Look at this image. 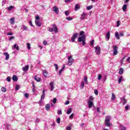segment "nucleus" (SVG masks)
Wrapping results in <instances>:
<instances>
[{
    "label": "nucleus",
    "instance_id": "338daca9",
    "mask_svg": "<svg viewBox=\"0 0 130 130\" xmlns=\"http://www.w3.org/2000/svg\"><path fill=\"white\" fill-rule=\"evenodd\" d=\"M130 57H128L127 58V61H128V62H129V63H130Z\"/></svg>",
    "mask_w": 130,
    "mask_h": 130
},
{
    "label": "nucleus",
    "instance_id": "de8ad7c7",
    "mask_svg": "<svg viewBox=\"0 0 130 130\" xmlns=\"http://www.w3.org/2000/svg\"><path fill=\"white\" fill-rule=\"evenodd\" d=\"M56 121L57 123H60V118H58Z\"/></svg>",
    "mask_w": 130,
    "mask_h": 130
},
{
    "label": "nucleus",
    "instance_id": "a19ab883",
    "mask_svg": "<svg viewBox=\"0 0 130 130\" xmlns=\"http://www.w3.org/2000/svg\"><path fill=\"white\" fill-rule=\"evenodd\" d=\"M93 100H94V98H93L92 96H90L89 101H91L92 102Z\"/></svg>",
    "mask_w": 130,
    "mask_h": 130
},
{
    "label": "nucleus",
    "instance_id": "e2e57ef3",
    "mask_svg": "<svg viewBox=\"0 0 130 130\" xmlns=\"http://www.w3.org/2000/svg\"><path fill=\"white\" fill-rule=\"evenodd\" d=\"M32 92L34 93H35V92H36V89L35 88V87H32Z\"/></svg>",
    "mask_w": 130,
    "mask_h": 130
},
{
    "label": "nucleus",
    "instance_id": "f8f14e48",
    "mask_svg": "<svg viewBox=\"0 0 130 130\" xmlns=\"http://www.w3.org/2000/svg\"><path fill=\"white\" fill-rule=\"evenodd\" d=\"M29 70V66H25L22 68V71L24 72H27Z\"/></svg>",
    "mask_w": 130,
    "mask_h": 130
},
{
    "label": "nucleus",
    "instance_id": "052dcab7",
    "mask_svg": "<svg viewBox=\"0 0 130 130\" xmlns=\"http://www.w3.org/2000/svg\"><path fill=\"white\" fill-rule=\"evenodd\" d=\"M97 112H100V107L96 108Z\"/></svg>",
    "mask_w": 130,
    "mask_h": 130
},
{
    "label": "nucleus",
    "instance_id": "5701e85b",
    "mask_svg": "<svg viewBox=\"0 0 130 130\" xmlns=\"http://www.w3.org/2000/svg\"><path fill=\"white\" fill-rule=\"evenodd\" d=\"M45 97V94H43L41 96V98L40 101V103H42V99H44Z\"/></svg>",
    "mask_w": 130,
    "mask_h": 130
},
{
    "label": "nucleus",
    "instance_id": "7c9ffc66",
    "mask_svg": "<svg viewBox=\"0 0 130 130\" xmlns=\"http://www.w3.org/2000/svg\"><path fill=\"white\" fill-rule=\"evenodd\" d=\"M123 77H122V76H121L118 79V84H120V83H121V81H122V79Z\"/></svg>",
    "mask_w": 130,
    "mask_h": 130
},
{
    "label": "nucleus",
    "instance_id": "a18cd8bd",
    "mask_svg": "<svg viewBox=\"0 0 130 130\" xmlns=\"http://www.w3.org/2000/svg\"><path fill=\"white\" fill-rule=\"evenodd\" d=\"M14 8V6H11L10 7L8 8V10L9 11H11V10H12V9H13Z\"/></svg>",
    "mask_w": 130,
    "mask_h": 130
},
{
    "label": "nucleus",
    "instance_id": "4468645a",
    "mask_svg": "<svg viewBox=\"0 0 130 130\" xmlns=\"http://www.w3.org/2000/svg\"><path fill=\"white\" fill-rule=\"evenodd\" d=\"M119 127V130H126V127L122 125H120Z\"/></svg>",
    "mask_w": 130,
    "mask_h": 130
},
{
    "label": "nucleus",
    "instance_id": "6ab92c4d",
    "mask_svg": "<svg viewBox=\"0 0 130 130\" xmlns=\"http://www.w3.org/2000/svg\"><path fill=\"white\" fill-rule=\"evenodd\" d=\"M12 80L14 82H17V81H18V77H17V76L16 75H13V76L12 77Z\"/></svg>",
    "mask_w": 130,
    "mask_h": 130
},
{
    "label": "nucleus",
    "instance_id": "69168bd1",
    "mask_svg": "<svg viewBox=\"0 0 130 130\" xmlns=\"http://www.w3.org/2000/svg\"><path fill=\"white\" fill-rule=\"evenodd\" d=\"M73 117H74V114H72L70 117L69 118H73Z\"/></svg>",
    "mask_w": 130,
    "mask_h": 130
},
{
    "label": "nucleus",
    "instance_id": "e433bc0d",
    "mask_svg": "<svg viewBox=\"0 0 130 130\" xmlns=\"http://www.w3.org/2000/svg\"><path fill=\"white\" fill-rule=\"evenodd\" d=\"M57 114H58V115H60L62 114V112H61V110H58Z\"/></svg>",
    "mask_w": 130,
    "mask_h": 130
},
{
    "label": "nucleus",
    "instance_id": "a211bd4d",
    "mask_svg": "<svg viewBox=\"0 0 130 130\" xmlns=\"http://www.w3.org/2000/svg\"><path fill=\"white\" fill-rule=\"evenodd\" d=\"M10 23L13 25L15 24V17H12L10 19Z\"/></svg>",
    "mask_w": 130,
    "mask_h": 130
},
{
    "label": "nucleus",
    "instance_id": "c85d7f7f",
    "mask_svg": "<svg viewBox=\"0 0 130 130\" xmlns=\"http://www.w3.org/2000/svg\"><path fill=\"white\" fill-rule=\"evenodd\" d=\"M119 74L120 75H122L123 74V69L122 68L120 69Z\"/></svg>",
    "mask_w": 130,
    "mask_h": 130
},
{
    "label": "nucleus",
    "instance_id": "49530a36",
    "mask_svg": "<svg viewBox=\"0 0 130 130\" xmlns=\"http://www.w3.org/2000/svg\"><path fill=\"white\" fill-rule=\"evenodd\" d=\"M24 95L25 96V97L26 98H28V97H29V94L27 93H24Z\"/></svg>",
    "mask_w": 130,
    "mask_h": 130
},
{
    "label": "nucleus",
    "instance_id": "4be33fe9",
    "mask_svg": "<svg viewBox=\"0 0 130 130\" xmlns=\"http://www.w3.org/2000/svg\"><path fill=\"white\" fill-rule=\"evenodd\" d=\"M34 79L35 81H37V82H40V78H38L37 76H35Z\"/></svg>",
    "mask_w": 130,
    "mask_h": 130
},
{
    "label": "nucleus",
    "instance_id": "423d86ee",
    "mask_svg": "<svg viewBox=\"0 0 130 130\" xmlns=\"http://www.w3.org/2000/svg\"><path fill=\"white\" fill-rule=\"evenodd\" d=\"M117 46H113V55H116V54H117L118 53V51H117Z\"/></svg>",
    "mask_w": 130,
    "mask_h": 130
},
{
    "label": "nucleus",
    "instance_id": "9b49d317",
    "mask_svg": "<svg viewBox=\"0 0 130 130\" xmlns=\"http://www.w3.org/2000/svg\"><path fill=\"white\" fill-rule=\"evenodd\" d=\"M35 23L38 27H41V22L39 20H35Z\"/></svg>",
    "mask_w": 130,
    "mask_h": 130
},
{
    "label": "nucleus",
    "instance_id": "0e129e2a",
    "mask_svg": "<svg viewBox=\"0 0 130 130\" xmlns=\"http://www.w3.org/2000/svg\"><path fill=\"white\" fill-rule=\"evenodd\" d=\"M65 15H66V16H69V11H66Z\"/></svg>",
    "mask_w": 130,
    "mask_h": 130
},
{
    "label": "nucleus",
    "instance_id": "2f4dec72",
    "mask_svg": "<svg viewBox=\"0 0 130 130\" xmlns=\"http://www.w3.org/2000/svg\"><path fill=\"white\" fill-rule=\"evenodd\" d=\"M98 79L99 81H100L101 79H102V75L101 74H99Z\"/></svg>",
    "mask_w": 130,
    "mask_h": 130
},
{
    "label": "nucleus",
    "instance_id": "9d476101",
    "mask_svg": "<svg viewBox=\"0 0 130 130\" xmlns=\"http://www.w3.org/2000/svg\"><path fill=\"white\" fill-rule=\"evenodd\" d=\"M88 108H92V106L94 105V104L91 101H88Z\"/></svg>",
    "mask_w": 130,
    "mask_h": 130
},
{
    "label": "nucleus",
    "instance_id": "39448f33",
    "mask_svg": "<svg viewBox=\"0 0 130 130\" xmlns=\"http://www.w3.org/2000/svg\"><path fill=\"white\" fill-rule=\"evenodd\" d=\"M94 49L96 54L99 55L101 52V48H100V47H99V46H97L94 47Z\"/></svg>",
    "mask_w": 130,
    "mask_h": 130
},
{
    "label": "nucleus",
    "instance_id": "c9c22d12",
    "mask_svg": "<svg viewBox=\"0 0 130 130\" xmlns=\"http://www.w3.org/2000/svg\"><path fill=\"white\" fill-rule=\"evenodd\" d=\"M84 34H85V32H84V31L82 30L80 31V34H79V36H83V35H84Z\"/></svg>",
    "mask_w": 130,
    "mask_h": 130
},
{
    "label": "nucleus",
    "instance_id": "c03bdc74",
    "mask_svg": "<svg viewBox=\"0 0 130 130\" xmlns=\"http://www.w3.org/2000/svg\"><path fill=\"white\" fill-rule=\"evenodd\" d=\"M73 37H74V38H77V37H78V33L74 34Z\"/></svg>",
    "mask_w": 130,
    "mask_h": 130
},
{
    "label": "nucleus",
    "instance_id": "13d9d810",
    "mask_svg": "<svg viewBox=\"0 0 130 130\" xmlns=\"http://www.w3.org/2000/svg\"><path fill=\"white\" fill-rule=\"evenodd\" d=\"M119 34H120V36H121L122 37L124 36V35L123 34V32H119Z\"/></svg>",
    "mask_w": 130,
    "mask_h": 130
},
{
    "label": "nucleus",
    "instance_id": "864d4df0",
    "mask_svg": "<svg viewBox=\"0 0 130 130\" xmlns=\"http://www.w3.org/2000/svg\"><path fill=\"white\" fill-rule=\"evenodd\" d=\"M76 39V38H74L73 37H72V38H71V41L72 42H75V40Z\"/></svg>",
    "mask_w": 130,
    "mask_h": 130
},
{
    "label": "nucleus",
    "instance_id": "8fccbe9b",
    "mask_svg": "<svg viewBox=\"0 0 130 130\" xmlns=\"http://www.w3.org/2000/svg\"><path fill=\"white\" fill-rule=\"evenodd\" d=\"M7 81H8V82H11V77H8L7 78Z\"/></svg>",
    "mask_w": 130,
    "mask_h": 130
},
{
    "label": "nucleus",
    "instance_id": "09e8293b",
    "mask_svg": "<svg viewBox=\"0 0 130 130\" xmlns=\"http://www.w3.org/2000/svg\"><path fill=\"white\" fill-rule=\"evenodd\" d=\"M66 19H67V20H68V21H72V20H73V18H72V17H67Z\"/></svg>",
    "mask_w": 130,
    "mask_h": 130
},
{
    "label": "nucleus",
    "instance_id": "58836bf2",
    "mask_svg": "<svg viewBox=\"0 0 130 130\" xmlns=\"http://www.w3.org/2000/svg\"><path fill=\"white\" fill-rule=\"evenodd\" d=\"M22 27H23V30H25V31H27V30H28V27L25 25H23Z\"/></svg>",
    "mask_w": 130,
    "mask_h": 130
},
{
    "label": "nucleus",
    "instance_id": "bb28decb",
    "mask_svg": "<svg viewBox=\"0 0 130 130\" xmlns=\"http://www.w3.org/2000/svg\"><path fill=\"white\" fill-rule=\"evenodd\" d=\"M65 67L64 65H63V67L61 68V69L59 71V74L61 75V73H62V71L64 70Z\"/></svg>",
    "mask_w": 130,
    "mask_h": 130
},
{
    "label": "nucleus",
    "instance_id": "1a4fd4ad",
    "mask_svg": "<svg viewBox=\"0 0 130 130\" xmlns=\"http://www.w3.org/2000/svg\"><path fill=\"white\" fill-rule=\"evenodd\" d=\"M53 11L55 12V14H58V8L56 6L53 7Z\"/></svg>",
    "mask_w": 130,
    "mask_h": 130
},
{
    "label": "nucleus",
    "instance_id": "0eeeda50",
    "mask_svg": "<svg viewBox=\"0 0 130 130\" xmlns=\"http://www.w3.org/2000/svg\"><path fill=\"white\" fill-rule=\"evenodd\" d=\"M106 40L109 41L110 39V32L108 31L105 35Z\"/></svg>",
    "mask_w": 130,
    "mask_h": 130
},
{
    "label": "nucleus",
    "instance_id": "4c0bfd02",
    "mask_svg": "<svg viewBox=\"0 0 130 130\" xmlns=\"http://www.w3.org/2000/svg\"><path fill=\"white\" fill-rule=\"evenodd\" d=\"M2 92H4L5 93V92H7V89H6L5 87H2Z\"/></svg>",
    "mask_w": 130,
    "mask_h": 130
},
{
    "label": "nucleus",
    "instance_id": "c756f323",
    "mask_svg": "<svg viewBox=\"0 0 130 130\" xmlns=\"http://www.w3.org/2000/svg\"><path fill=\"white\" fill-rule=\"evenodd\" d=\"M116 97H115V94H114V93H112V100H115L116 99Z\"/></svg>",
    "mask_w": 130,
    "mask_h": 130
},
{
    "label": "nucleus",
    "instance_id": "bf43d9fd",
    "mask_svg": "<svg viewBox=\"0 0 130 130\" xmlns=\"http://www.w3.org/2000/svg\"><path fill=\"white\" fill-rule=\"evenodd\" d=\"M94 94H95L96 95H98V90H94Z\"/></svg>",
    "mask_w": 130,
    "mask_h": 130
},
{
    "label": "nucleus",
    "instance_id": "603ef678",
    "mask_svg": "<svg viewBox=\"0 0 130 130\" xmlns=\"http://www.w3.org/2000/svg\"><path fill=\"white\" fill-rule=\"evenodd\" d=\"M39 19H40V17H39V16H36V21H38V20H39Z\"/></svg>",
    "mask_w": 130,
    "mask_h": 130
},
{
    "label": "nucleus",
    "instance_id": "393cba45",
    "mask_svg": "<svg viewBox=\"0 0 130 130\" xmlns=\"http://www.w3.org/2000/svg\"><path fill=\"white\" fill-rule=\"evenodd\" d=\"M45 107H46V110H47V111H48V110H49V108H50V105L47 104L46 105Z\"/></svg>",
    "mask_w": 130,
    "mask_h": 130
},
{
    "label": "nucleus",
    "instance_id": "473e14b6",
    "mask_svg": "<svg viewBox=\"0 0 130 130\" xmlns=\"http://www.w3.org/2000/svg\"><path fill=\"white\" fill-rule=\"evenodd\" d=\"M31 45V44L29 43H27V49H28L29 50L31 49V47H30Z\"/></svg>",
    "mask_w": 130,
    "mask_h": 130
},
{
    "label": "nucleus",
    "instance_id": "f704fd0d",
    "mask_svg": "<svg viewBox=\"0 0 130 130\" xmlns=\"http://www.w3.org/2000/svg\"><path fill=\"white\" fill-rule=\"evenodd\" d=\"M85 86V82L84 81L81 82V88L82 89L84 88V86Z\"/></svg>",
    "mask_w": 130,
    "mask_h": 130
},
{
    "label": "nucleus",
    "instance_id": "ddd939ff",
    "mask_svg": "<svg viewBox=\"0 0 130 130\" xmlns=\"http://www.w3.org/2000/svg\"><path fill=\"white\" fill-rule=\"evenodd\" d=\"M54 83L53 82H51L50 83V87L51 88V91H53V89H54V86H53L54 85Z\"/></svg>",
    "mask_w": 130,
    "mask_h": 130
},
{
    "label": "nucleus",
    "instance_id": "f03ea898",
    "mask_svg": "<svg viewBox=\"0 0 130 130\" xmlns=\"http://www.w3.org/2000/svg\"><path fill=\"white\" fill-rule=\"evenodd\" d=\"M86 36L83 35L78 38V42H82V45H85L86 44Z\"/></svg>",
    "mask_w": 130,
    "mask_h": 130
},
{
    "label": "nucleus",
    "instance_id": "6e6d98bb",
    "mask_svg": "<svg viewBox=\"0 0 130 130\" xmlns=\"http://www.w3.org/2000/svg\"><path fill=\"white\" fill-rule=\"evenodd\" d=\"M90 44L91 45H94V40H92L90 42Z\"/></svg>",
    "mask_w": 130,
    "mask_h": 130
},
{
    "label": "nucleus",
    "instance_id": "f257e3e1",
    "mask_svg": "<svg viewBox=\"0 0 130 130\" xmlns=\"http://www.w3.org/2000/svg\"><path fill=\"white\" fill-rule=\"evenodd\" d=\"M110 119H111V116L110 115H108L106 117L105 123L107 126H110V125H111V123H110Z\"/></svg>",
    "mask_w": 130,
    "mask_h": 130
},
{
    "label": "nucleus",
    "instance_id": "3c124183",
    "mask_svg": "<svg viewBox=\"0 0 130 130\" xmlns=\"http://www.w3.org/2000/svg\"><path fill=\"white\" fill-rule=\"evenodd\" d=\"M19 89H20V86L17 85L16 87L15 90L16 91H18V90H19Z\"/></svg>",
    "mask_w": 130,
    "mask_h": 130
},
{
    "label": "nucleus",
    "instance_id": "b1692460",
    "mask_svg": "<svg viewBox=\"0 0 130 130\" xmlns=\"http://www.w3.org/2000/svg\"><path fill=\"white\" fill-rule=\"evenodd\" d=\"M43 73L44 77H47V76H48V73L46 71H44Z\"/></svg>",
    "mask_w": 130,
    "mask_h": 130
},
{
    "label": "nucleus",
    "instance_id": "20e7f679",
    "mask_svg": "<svg viewBox=\"0 0 130 130\" xmlns=\"http://www.w3.org/2000/svg\"><path fill=\"white\" fill-rule=\"evenodd\" d=\"M74 62V59L73 58V56H69L68 57V66H72Z\"/></svg>",
    "mask_w": 130,
    "mask_h": 130
},
{
    "label": "nucleus",
    "instance_id": "cd10ccee",
    "mask_svg": "<svg viewBox=\"0 0 130 130\" xmlns=\"http://www.w3.org/2000/svg\"><path fill=\"white\" fill-rule=\"evenodd\" d=\"M71 113H72V109L70 108L68 109L67 113V114H71Z\"/></svg>",
    "mask_w": 130,
    "mask_h": 130
},
{
    "label": "nucleus",
    "instance_id": "a878e982",
    "mask_svg": "<svg viewBox=\"0 0 130 130\" xmlns=\"http://www.w3.org/2000/svg\"><path fill=\"white\" fill-rule=\"evenodd\" d=\"M121 100H123V105H124V104H125V103H126V100H125V99L124 98V97L121 98Z\"/></svg>",
    "mask_w": 130,
    "mask_h": 130
},
{
    "label": "nucleus",
    "instance_id": "7ed1b4c3",
    "mask_svg": "<svg viewBox=\"0 0 130 130\" xmlns=\"http://www.w3.org/2000/svg\"><path fill=\"white\" fill-rule=\"evenodd\" d=\"M53 28H49V31L50 32H54L55 33H57L58 32V28H57V26H56V25L53 24Z\"/></svg>",
    "mask_w": 130,
    "mask_h": 130
},
{
    "label": "nucleus",
    "instance_id": "72a5a7b5",
    "mask_svg": "<svg viewBox=\"0 0 130 130\" xmlns=\"http://www.w3.org/2000/svg\"><path fill=\"white\" fill-rule=\"evenodd\" d=\"M84 81L85 82V83L88 85V79H87V76L84 77Z\"/></svg>",
    "mask_w": 130,
    "mask_h": 130
},
{
    "label": "nucleus",
    "instance_id": "f3484780",
    "mask_svg": "<svg viewBox=\"0 0 130 130\" xmlns=\"http://www.w3.org/2000/svg\"><path fill=\"white\" fill-rule=\"evenodd\" d=\"M12 49H16V50H19V46H18L17 44H15L13 47H12Z\"/></svg>",
    "mask_w": 130,
    "mask_h": 130
},
{
    "label": "nucleus",
    "instance_id": "412c9836",
    "mask_svg": "<svg viewBox=\"0 0 130 130\" xmlns=\"http://www.w3.org/2000/svg\"><path fill=\"white\" fill-rule=\"evenodd\" d=\"M127 8V5H124L122 7V10H123V12H125V11H126Z\"/></svg>",
    "mask_w": 130,
    "mask_h": 130
},
{
    "label": "nucleus",
    "instance_id": "79ce46f5",
    "mask_svg": "<svg viewBox=\"0 0 130 130\" xmlns=\"http://www.w3.org/2000/svg\"><path fill=\"white\" fill-rule=\"evenodd\" d=\"M54 66L55 68L56 71H57V70H58V66H57V64H54Z\"/></svg>",
    "mask_w": 130,
    "mask_h": 130
},
{
    "label": "nucleus",
    "instance_id": "6e6552de",
    "mask_svg": "<svg viewBox=\"0 0 130 130\" xmlns=\"http://www.w3.org/2000/svg\"><path fill=\"white\" fill-rule=\"evenodd\" d=\"M4 55H5L6 56V58H5L6 60H9V58H10V54H9L8 52H5L4 53Z\"/></svg>",
    "mask_w": 130,
    "mask_h": 130
},
{
    "label": "nucleus",
    "instance_id": "5fc2aeb1",
    "mask_svg": "<svg viewBox=\"0 0 130 130\" xmlns=\"http://www.w3.org/2000/svg\"><path fill=\"white\" fill-rule=\"evenodd\" d=\"M119 25H120V21H118L117 22V27H119Z\"/></svg>",
    "mask_w": 130,
    "mask_h": 130
},
{
    "label": "nucleus",
    "instance_id": "774afa93",
    "mask_svg": "<svg viewBox=\"0 0 130 130\" xmlns=\"http://www.w3.org/2000/svg\"><path fill=\"white\" fill-rule=\"evenodd\" d=\"M71 129H72V128H71L70 126H68L66 128L67 130H71Z\"/></svg>",
    "mask_w": 130,
    "mask_h": 130
},
{
    "label": "nucleus",
    "instance_id": "680f3d73",
    "mask_svg": "<svg viewBox=\"0 0 130 130\" xmlns=\"http://www.w3.org/2000/svg\"><path fill=\"white\" fill-rule=\"evenodd\" d=\"M69 104H70V101H67L64 103V105H69Z\"/></svg>",
    "mask_w": 130,
    "mask_h": 130
},
{
    "label": "nucleus",
    "instance_id": "dca6fc26",
    "mask_svg": "<svg viewBox=\"0 0 130 130\" xmlns=\"http://www.w3.org/2000/svg\"><path fill=\"white\" fill-rule=\"evenodd\" d=\"M86 13H83L81 15V20H84V19L86 18Z\"/></svg>",
    "mask_w": 130,
    "mask_h": 130
},
{
    "label": "nucleus",
    "instance_id": "2eb2a0df",
    "mask_svg": "<svg viewBox=\"0 0 130 130\" xmlns=\"http://www.w3.org/2000/svg\"><path fill=\"white\" fill-rule=\"evenodd\" d=\"M115 36L116 39H118V40H119V39H120V38H119V35L118 34V31L115 32Z\"/></svg>",
    "mask_w": 130,
    "mask_h": 130
},
{
    "label": "nucleus",
    "instance_id": "aec40b11",
    "mask_svg": "<svg viewBox=\"0 0 130 130\" xmlns=\"http://www.w3.org/2000/svg\"><path fill=\"white\" fill-rule=\"evenodd\" d=\"M80 9V5L79 4H76L75 5V11H78Z\"/></svg>",
    "mask_w": 130,
    "mask_h": 130
},
{
    "label": "nucleus",
    "instance_id": "37998d69",
    "mask_svg": "<svg viewBox=\"0 0 130 130\" xmlns=\"http://www.w3.org/2000/svg\"><path fill=\"white\" fill-rule=\"evenodd\" d=\"M57 101V100L56 99V98H54L53 100V103H54V104H55V103H56Z\"/></svg>",
    "mask_w": 130,
    "mask_h": 130
},
{
    "label": "nucleus",
    "instance_id": "4d7b16f0",
    "mask_svg": "<svg viewBox=\"0 0 130 130\" xmlns=\"http://www.w3.org/2000/svg\"><path fill=\"white\" fill-rule=\"evenodd\" d=\"M43 44L44 45H47V42H46V41H44Z\"/></svg>",
    "mask_w": 130,
    "mask_h": 130
},
{
    "label": "nucleus",
    "instance_id": "ea45409f",
    "mask_svg": "<svg viewBox=\"0 0 130 130\" xmlns=\"http://www.w3.org/2000/svg\"><path fill=\"white\" fill-rule=\"evenodd\" d=\"M92 8H93V7H92V6H88L86 9L88 11H90V10H91L92 9Z\"/></svg>",
    "mask_w": 130,
    "mask_h": 130
}]
</instances>
